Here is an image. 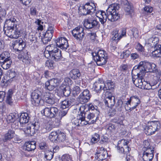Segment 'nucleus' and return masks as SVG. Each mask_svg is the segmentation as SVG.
<instances>
[{"label":"nucleus","mask_w":161,"mask_h":161,"mask_svg":"<svg viewBox=\"0 0 161 161\" xmlns=\"http://www.w3.org/2000/svg\"><path fill=\"white\" fill-rule=\"evenodd\" d=\"M80 112L79 118L75 119L72 124L77 126H82L87 124L95 123L99 114V111H96V113L89 112L85 106H80L79 108Z\"/></svg>","instance_id":"nucleus-1"},{"label":"nucleus","mask_w":161,"mask_h":161,"mask_svg":"<svg viewBox=\"0 0 161 161\" xmlns=\"http://www.w3.org/2000/svg\"><path fill=\"white\" fill-rule=\"evenodd\" d=\"M120 5L117 3H114L110 5L107 10L106 13L103 11H98L95 13L97 17L99 19L100 22L102 24L104 25L107 19L114 22L118 20L120 17L117 11L119 9Z\"/></svg>","instance_id":"nucleus-2"},{"label":"nucleus","mask_w":161,"mask_h":161,"mask_svg":"<svg viewBox=\"0 0 161 161\" xmlns=\"http://www.w3.org/2000/svg\"><path fill=\"white\" fill-rule=\"evenodd\" d=\"M25 46V43L21 38H19L13 43V49L17 51H20L18 58L24 64H28L31 62V59L29 52L25 49L23 50Z\"/></svg>","instance_id":"nucleus-3"},{"label":"nucleus","mask_w":161,"mask_h":161,"mask_svg":"<svg viewBox=\"0 0 161 161\" xmlns=\"http://www.w3.org/2000/svg\"><path fill=\"white\" fill-rule=\"evenodd\" d=\"M57 45L52 44L47 46L44 53L45 57L48 59L57 61L62 58L61 52L57 47Z\"/></svg>","instance_id":"nucleus-4"},{"label":"nucleus","mask_w":161,"mask_h":161,"mask_svg":"<svg viewBox=\"0 0 161 161\" xmlns=\"http://www.w3.org/2000/svg\"><path fill=\"white\" fill-rule=\"evenodd\" d=\"M156 66L154 64L144 61L141 62L138 65L135 66L133 68V70L136 72L139 71V75L142 76L144 75L147 72L153 70Z\"/></svg>","instance_id":"nucleus-5"},{"label":"nucleus","mask_w":161,"mask_h":161,"mask_svg":"<svg viewBox=\"0 0 161 161\" xmlns=\"http://www.w3.org/2000/svg\"><path fill=\"white\" fill-rule=\"evenodd\" d=\"M75 101V98L72 97L63 101H60L61 108L63 109L59 113V116L60 119L67 114L69 108L74 105Z\"/></svg>","instance_id":"nucleus-6"},{"label":"nucleus","mask_w":161,"mask_h":161,"mask_svg":"<svg viewBox=\"0 0 161 161\" xmlns=\"http://www.w3.org/2000/svg\"><path fill=\"white\" fill-rule=\"evenodd\" d=\"M92 55L93 60L96 62L97 65H103L107 62L108 55L103 50H99L97 52H93L92 53Z\"/></svg>","instance_id":"nucleus-7"},{"label":"nucleus","mask_w":161,"mask_h":161,"mask_svg":"<svg viewBox=\"0 0 161 161\" xmlns=\"http://www.w3.org/2000/svg\"><path fill=\"white\" fill-rule=\"evenodd\" d=\"M49 138L51 141L55 143L64 142L66 140V135L58 130L52 132L49 134Z\"/></svg>","instance_id":"nucleus-8"},{"label":"nucleus","mask_w":161,"mask_h":161,"mask_svg":"<svg viewBox=\"0 0 161 161\" xmlns=\"http://www.w3.org/2000/svg\"><path fill=\"white\" fill-rule=\"evenodd\" d=\"M44 96L41 90H34L31 95L32 104L35 106H38L39 105H42L44 102Z\"/></svg>","instance_id":"nucleus-9"},{"label":"nucleus","mask_w":161,"mask_h":161,"mask_svg":"<svg viewBox=\"0 0 161 161\" xmlns=\"http://www.w3.org/2000/svg\"><path fill=\"white\" fill-rule=\"evenodd\" d=\"M79 10V13L83 15H91L95 13L96 10V8L94 3H86L84 6L83 5L80 7Z\"/></svg>","instance_id":"nucleus-10"},{"label":"nucleus","mask_w":161,"mask_h":161,"mask_svg":"<svg viewBox=\"0 0 161 161\" xmlns=\"http://www.w3.org/2000/svg\"><path fill=\"white\" fill-rule=\"evenodd\" d=\"M160 124L158 121L149 122L145 129V132L147 135H151L159 130Z\"/></svg>","instance_id":"nucleus-11"},{"label":"nucleus","mask_w":161,"mask_h":161,"mask_svg":"<svg viewBox=\"0 0 161 161\" xmlns=\"http://www.w3.org/2000/svg\"><path fill=\"white\" fill-rule=\"evenodd\" d=\"M18 22L14 18H11L6 19L4 22L3 29L6 34L9 32L13 31L17 27Z\"/></svg>","instance_id":"nucleus-12"},{"label":"nucleus","mask_w":161,"mask_h":161,"mask_svg":"<svg viewBox=\"0 0 161 161\" xmlns=\"http://www.w3.org/2000/svg\"><path fill=\"white\" fill-rule=\"evenodd\" d=\"M40 125L37 122H35L31 125H29L27 127L21 129L24 132L26 136H31L35 133V130H39Z\"/></svg>","instance_id":"nucleus-13"},{"label":"nucleus","mask_w":161,"mask_h":161,"mask_svg":"<svg viewBox=\"0 0 161 161\" xmlns=\"http://www.w3.org/2000/svg\"><path fill=\"white\" fill-rule=\"evenodd\" d=\"M58 109L56 107H46L41 111V113L45 116L50 118L55 117L58 112Z\"/></svg>","instance_id":"nucleus-14"},{"label":"nucleus","mask_w":161,"mask_h":161,"mask_svg":"<svg viewBox=\"0 0 161 161\" xmlns=\"http://www.w3.org/2000/svg\"><path fill=\"white\" fill-rule=\"evenodd\" d=\"M104 94L105 96L103 101L105 105L108 108H112L115 103L114 97L110 92H105Z\"/></svg>","instance_id":"nucleus-15"},{"label":"nucleus","mask_w":161,"mask_h":161,"mask_svg":"<svg viewBox=\"0 0 161 161\" xmlns=\"http://www.w3.org/2000/svg\"><path fill=\"white\" fill-rule=\"evenodd\" d=\"M93 88L94 91L97 93H100L102 90H103L105 94V91L107 90V88L104 82L102 79H100L94 83Z\"/></svg>","instance_id":"nucleus-16"},{"label":"nucleus","mask_w":161,"mask_h":161,"mask_svg":"<svg viewBox=\"0 0 161 161\" xmlns=\"http://www.w3.org/2000/svg\"><path fill=\"white\" fill-rule=\"evenodd\" d=\"M99 25V22L92 16L85 19L84 23V27L87 29L95 28Z\"/></svg>","instance_id":"nucleus-17"},{"label":"nucleus","mask_w":161,"mask_h":161,"mask_svg":"<svg viewBox=\"0 0 161 161\" xmlns=\"http://www.w3.org/2000/svg\"><path fill=\"white\" fill-rule=\"evenodd\" d=\"M72 33L75 38L79 41L82 40L85 35L84 29L81 27L75 28L73 30Z\"/></svg>","instance_id":"nucleus-18"},{"label":"nucleus","mask_w":161,"mask_h":161,"mask_svg":"<svg viewBox=\"0 0 161 161\" xmlns=\"http://www.w3.org/2000/svg\"><path fill=\"white\" fill-rule=\"evenodd\" d=\"M55 42L57 46L63 50H66L69 46L67 40L64 37H59Z\"/></svg>","instance_id":"nucleus-19"},{"label":"nucleus","mask_w":161,"mask_h":161,"mask_svg":"<svg viewBox=\"0 0 161 161\" xmlns=\"http://www.w3.org/2000/svg\"><path fill=\"white\" fill-rule=\"evenodd\" d=\"M154 147L147 149L143 151L142 159L143 161H152L154 157Z\"/></svg>","instance_id":"nucleus-20"},{"label":"nucleus","mask_w":161,"mask_h":161,"mask_svg":"<svg viewBox=\"0 0 161 161\" xmlns=\"http://www.w3.org/2000/svg\"><path fill=\"white\" fill-rule=\"evenodd\" d=\"M92 96L89 91L86 89L84 90L79 96V99L82 103L87 102Z\"/></svg>","instance_id":"nucleus-21"},{"label":"nucleus","mask_w":161,"mask_h":161,"mask_svg":"<svg viewBox=\"0 0 161 161\" xmlns=\"http://www.w3.org/2000/svg\"><path fill=\"white\" fill-rule=\"evenodd\" d=\"M107 152L103 147H100L95 154V158L98 161H102L106 158Z\"/></svg>","instance_id":"nucleus-22"},{"label":"nucleus","mask_w":161,"mask_h":161,"mask_svg":"<svg viewBox=\"0 0 161 161\" xmlns=\"http://www.w3.org/2000/svg\"><path fill=\"white\" fill-rule=\"evenodd\" d=\"M129 143V141L125 139H122L119 141L117 147V150L118 152L119 153L124 152L125 151V149L126 147H127L128 148H130L128 145Z\"/></svg>","instance_id":"nucleus-23"},{"label":"nucleus","mask_w":161,"mask_h":161,"mask_svg":"<svg viewBox=\"0 0 161 161\" xmlns=\"http://www.w3.org/2000/svg\"><path fill=\"white\" fill-rule=\"evenodd\" d=\"M129 143V141L125 139H122L119 141L117 147V150L118 152L119 153L124 152L125 151V149L126 147H127L128 148H130L128 145Z\"/></svg>","instance_id":"nucleus-24"},{"label":"nucleus","mask_w":161,"mask_h":161,"mask_svg":"<svg viewBox=\"0 0 161 161\" xmlns=\"http://www.w3.org/2000/svg\"><path fill=\"white\" fill-rule=\"evenodd\" d=\"M36 143L35 141L25 142L23 146L24 150L29 152L34 151L36 148Z\"/></svg>","instance_id":"nucleus-25"},{"label":"nucleus","mask_w":161,"mask_h":161,"mask_svg":"<svg viewBox=\"0 0 161 161\" xmlns=\"http://www.w3.org/2000/svg\"><path fill=\"white\" fill-rule=\"evenodd\" d=\"M136 72L137 73V78L136 79L132 78V81L136 86L141 88L142 87V82L143 81V77L144 75L142 76V75H139V71Z\"/></svg>","instance_id":"nucleus-26"},{"label":"nucleus","mask_w":161,"mask_h":161,"mask_svg":"<svg viewBox=\"0 0 161 161\" xmlns=\"http://www.w3.org/2000/svg\"><path fill=\"white\" fill-rule=\"evenodd\" d=\"M44 97L46 103L48 104H53L55 102V97L53 94L47 92L46 95H44Z\"/></svg>","instance_id":"nucleus-27"},{"label":"nucleus","mask_w":161,"mask_h":161,"mask_svg":"<svg viewBox=\"0 0 161 161\" xmlns=\"http://www.w3.org/2000/svg\"><path fill=\"white\" fill-rule=\"evenodd\" d=\"M18 117L19 118V121L20 124L28 123L30 119L29 114L26 113H21Z\"/></svg>","instance_id":"nucleus-28"},{"label":"nucleus","mask_w":161,"mask_h":161,"mask_svg":"<svg viewBox=\"0 0 161 161\" xmlns=\"http://www.w3.org/2000/svg\"><path fill=\"white\" fill-rule=\"evenodd\" d=\"M20 34V33L17 27L16 28V29H14L13 31L6 34L8 36L11 38H17L19 37Z\"/></svg>","instance_id":"nucleus-29"},{"label":"nucleus","mask_w":161,"mask_h":161,"mask_svg":"<svg viewBox=\"0 0 161 161\" xmlns=\"http://www.w3.org/2000/svg\"><path fill=\"white\" fill-rule=\"evenodd\" d=\"M122 4H123L124 5V9L127 14H130L133 12L132 7L131 5L127 0H123Z\"/></svg>","instance_id":"nucleus-30"},{"label":"nucleus","mask_w":161,"mask_h":161,"mask_svg":"<svg viewBox=\"0 0 161 161\" xmlns=\"http://www.w3.org/2000/svg\"><path fill=\"white\" fill-rule=\"evenodd\" d=\"M15 135L14 131L12 130H9L5 134L3 138V140L4 142L10 140L13 138Z\"/></svg>","instance_id":"nucleus-31"},{"label":"nucleus","mask_w":161,"mask_h":161,"mask_svg":"<svg viewBox=\"0 0 161 161\" xmlns=\"http://www.w3.org/2000/svg\"><path fill=\"white\" fill-rule=\"evenodd\" d=\"M69 75L71 77L74 79H76L81 76V74L79 70L75 69H72L69 73Z\"/></svg>","instance_id":"nucleus-32"},{"label":"nucleus","mask_w":161,"mask_h":161,"mask_svg":"<svg viewBox=\"0 0 161 161\" xmlns=\"http://www.w3.org/2000/svg\"><path fill=\"white\" fill-rule=\"evenodd\" d=\"M18 117V114L15 113H11L7 116L6 120L8 123L14 122Z\"/></svg>","instance_id":"nucleus-33"},{"label":"nucleus","mask_w":161,"mask_h":161,"mask_svg":"<svg viewBox=\"0 0 161 161\" xmlns=\"http://www.w3.org/2000/svg\"><path fill=\"white\" fill-rule=\"evenodd\" d=\"M159 39L158 37H155L149 38L148 40V44L152 47L156 48L159 44H158Z\"/></svg>","instance_id":"nucleus-34"},{"label":"nucleus","mask_w":161,"mask_h":161,"mask_svg":"<svg viewBox=\"0 0 161 161\" xmlns=\"http://www.w3.org/2000/svg\"><path fill=\"white\" fill-rule=\"evenodd\" d=\"M154 51L152 52V54L153 57L158 58L161 57V44L157 46Z\"/></svg>","instance_id":"nucleus-35"},{"label":"nucleus","mask_w":161,"mask_h":161,"mask_svg":"<svg viewBox=\"0 0 161 161\" xmlns=\"http://www.w3.org/2000/svg\"><path fill=\"white\" fill-rule=\"evenodd\" d=\"M125 150V151L124 152L121 153L123 154L124 155H126L125 159L126 161H132L133 157L130 155L129 152L130 150V148H128L127 147H126Z\"/></svg>","instance_id":"nucleus-36"},{"label":"nucleus","mask_w":161,"mask_h":161,"mask_svg":"<svg viewBox=\"0 0 161 161\" xmlns=\"http://www.w3.org/2000/svg\"><path fill=\"white\" fill-rule=\"evenodd\" d=\"M112 33L113 36L112 39L113 41L115 42V43H117L118 41L121 39L120 37H119V31L118 30L116 29L113 31Z\"/></svg>","instance_id":"nucleus-37"},{"label":"nucleus","mask_w":161,"mask_h":161,"mask_svg":"<svg viewBox=\"0 0 161 161\" xmlns=\"http://www.w3.org/2000/svg\"><path fill=\"white\" fill-rule=\"evenodd\" d=\"M130 101H131V104H136L138 105L141 101L139 97L137 96H132L130 97Z\"/></svg>","instance_id":"nucleus-38"},{"label":"nucleus","mask_w":161,"mask_h":161,"mask_svg":"<svg viewBox=\"0 0 161 161\" xmlns=\"http://www.w3.org/2000/svg\"><path fill=\"white\" fill-rule=\"evenodd\" d=\"M12 61L11 59L6 60L1 63V66L3 69H7L10 67Z\"/></svg>","instance_id":"nucleus-39"},{"label":"nucleus","mask_w":161,"mask_h":161,"mask_svg":"<svg viewBox=\"0 0 161 161\" xmlns=\"http://www.w3.org/2000/svg\"><path fill=\"white\" fill-rule=\"evenodd\" d=\"M52 128V126L49 123L45 124L43 128H42V131L43 133H46L50 131Z\"/></svg>","instance_id":"nucleus-40"},{"label":"nucleus","mask_w":161,"mask_h":161,"mask_svg":"<svg viewBox=\"0 0 161 161\" xmlns=\"http://www.w3.org/2000/svg\"><path fill=\"white\" fill-rule=\"evenodd\" d=\"M45 152V157L47 160H51L53 157V152L52 151L49 150H47Z\"/></svg>","instance_id":"nucleus-41"},{"label":"nucleus","mask_w":161,"mask_h":161,"mask_svg":"<svg viewBox=\"0 0 161 161\" xmlns=\"http://www.w3.org/2000/svg\"><path fill=\"white\" fill-rule=\"evenodd\" d=\"M55 86V85L51 84L49 81H46L45 84V88L50 91L53 90Z\"/></svg>","instance_id":"nucleus-42"},{"label":"nucleus","mask_w":161,"mask_h":161,"mask_svg":"<svg viewBox=\"0 0 161 161\" xmlns=\"http://www.w3.org/2000/svg\"><path fill=\"white\" fill-rule=\"evenodd\" d=\"M143 147L142 148L143 151L146 150L147 149H150L152 147H154L153 146H152L150 144L149 142L147 140H145L143 142Z\"/></svg>","instance_id":"nucleus-43"},{"label":"nucleus","mask_w":161,"mask_h":161,"mask_svg":"<svg viewBox=\"0 0 161 161\" xmlns=\"http://www.w3.org/2000/svg\"><path fill=\"white\" fill-rule=\"evenodd\" d=\"M61 89L63 92V95L65 97L68 96L70 94L71 91L68 87L65 86V87H61Z\"/></svg>","instance_id":"nucleus-44"},{"label":"nucleus","mask_w":161,"mask_h":161,"mask_svg":"<svg viewBox=\"0 0 161 161\" xmlns=\"http://www.w3.org/2000/svg\"><path fill=\"white\" fill-rule=\"evenodd\" d=\"M100 136L97 133H95L92 136L91 139V142L93 143H96L98 142L100 140Z\"/></svg>","instance_id":"nucleus-45"},{"label":"nucleus","mask_w":161,"mask_h":161,"mask_svg":"<svg viewBox=\"0 0 161 161\" xmlns=\"http://www.w3.org/2000/svg\"><path fill=\"white\" fill-rule=\"evenodd\" d=\"M62 161H73L72 156L69 154H65L61 157Z\"/></svg>","instance_id":"nucleus-46"},{"label":"nucleus","mask_w":161,"mask_h":161,"mask_svg":"<svg viewBox=\"0 0 161 161\" xmlns=\"http://www.w3.org/2000/svg\"><path fill=\"white\" fill-rule=\"evenodd\" d=\"M123 107V102L121 100H119L116 104V110L118 111H121Z\"/></svg>","instance_id":"nucleus-47"},{"label":"nucleus","mask_w":161,"mask_h":161,"mask_svg":"<svg viewBox=\"0 0 161 161\" xmlns=\"http://www.w3.org/2000/svg\"><path fill=\"white\" fill-rule=\"evenodd\" d=\"M152 86L150 83L145 81L144 80L142 82V87L140 88L144 89L149 90L151 88Z\"/></svg>","instance_id":"nucleus-48"},{"label":"nucleus","mask_w":161,"mask_h":161,"mask_svg":"<svg viewBox=\"0 0 161 161\" xmlns=\"http://www.w3.org/2000/svg\"><path fill=\"white\" fill-rule=\"evenodd\" d=\"M130 54V52L129 50H126L123 52L120 55V58H128Z\"/></svg>","instance_id":"nucleus-49"},{"label":"nucleus","mask_w":161,"mask_h":161,"mask_svg":"<svg viewBox=\"0 0 161 161\" xmlns=\"http://www.w3.org/2000/svg\"><path fill=\"white\" fill-rule=\"evenodd\" d=\"M81 90L79 86H74L73 89L72 93L73 95L75 96L79 94Z\"/></svg>","instance_id":"nucleus-50"},{"label":"nucleus","mask_w":161,"mask_h":161,"mask_svg":"<svg viewBox=\"0 0 161 161\" xmlns=\"http://www.w3.org/2000/svg\"><path fill=\"white\" fill-rule=\"evenodd\" d=\"M16 75L14 69H11L9 70L8 76L10 80L12 79V80H15Z\"/></svg>","instance_id":"nucleus-51"},{"label":"nucleus","mask_w":161,"mask_h":161,"mask_svg":"<svg viewBox=\"0 0 161 161\" xmlns=\"http://www.w3.org/2000/svg\"><path fill=\"white\" fill-rule=\"evenodd\" d=\"M107 85L108 86L107 90L105 91V92L107 91L109 92V90L113 89L114 87V84L111 80H108L107 81Z\"/></svg>","instance_id":"nucleus-52"},{"label":"nucleus","mask_w":161,"mask_h":161,"mask_svg":"<svg viewBox=\"0 0 161 161\" xmlns=\"http://www.w3.org/2000/svg\"><path fill=\"white\" fill-rule=\"evenodd\" d=\"M108 129L110 131L115 130L119 128V127H118L117 125H115L112 123L109 124L108 125Z\"/></svg>","instance_id":"nucleus-53"},{"label":"nucleus","mask_w":161,"mask_h":161,"mask_svg":"<svg viewBox=\"0 0 161 161\" xmlns=\"http://www.w3.org/2000/svg\"><path fill=\"white\" fill-rule=\"evenodd\" d=\"M40 148L42 150L45 152L47 150L48 145L45 142H42L39 144V146Z\"/></svg>","instance_id":"nucleus-54"},{"label":"nucleus","mask_w":161,"mask_h":161,"mask_svg":"<svg viewBox=\"0 0 161 161\" xmlns=\"http://www.w3.org/2000/svg\"><path fill=\"white\" fill-rule=\"evenodd\" d=\"M97 106L92 103H90L89 105L88 109L89 110V111L91 110L92 111H93V112L94 113H96V111H98L97 109Z\"/></svg>","instance_id":"nucleus-55"},{"label":"nucleus","mask_w":161,"mask_h":161,"mask_svg":"<svg viewBox=\"0 0 161 161\" xmlns=\"http://www.w3.org/2000/svg\"><path fill=\"white\" fill-rule=\"evenodd\" d=\"M131 31L134 37L136 38L138 37L139 36V31L136 28H133L131 29Z\"/></svg>","instance_id":"nucleus-56"},{"label":"nucleus","mask_w":161,"mask_h":161,"mask_svg":"<svg viewBox=\"0 0 161 161\" xmlns=\"http://www.w3.org/2000/svg\"><path fill=\"white\" fill-rule=\"evenodd\" d=\"M108 139L106 136H103L101 137L99 143L102 144H105L108 143Z\"/></svg>","instance_id":"nucleus-57"},{"label":"nucleus","mask_w":161,"mask_h":161,"mask_svg":"<svg viewBox=\"0 0 161 161\" xmlns=\"http://www.w3.org/2000/svg\"><path fill=\"white\" fill-rule=\"evenodd\" d=\"M50 83L55 85V86L57 85V84L61 82V79H58V78H54L51 79L49 80Z\"/></svg>","instance_id":"nucleus-58"},{"label":"nucleus","mask_w":161,"mask_h":161,"mask_svg":"<svg viewBox=\"0 0 161 161\" xmlns=\"http://www.w3.org/2000/svg\"><path fill=\"white\" fill-rule=\"evenodd\" d=\"M111 121L113 123H115V125H117L118 127L120 126L122 122L119 120L118 118H114L111 119Z\"/></svg>","instance_id":"nucleus-59"},{"label":"nucleus","mask_w":161,"mask_h":161,"mask_svg":"<svg viewBox=\"0 0 161 161\" xmlns=\"http://www.w3.org/2000/svg\"><path fill=\"white\" fill-rule=\"evenodd\" d=\"M1 54L3 56L4 58L5 59V60L11 59L9 53L8 52L5 51L2 53Z\"/></svg>","instance_id":"nucleus-60"},{"label":"nucleus","mask_w":161,"mask_h":161,"mask_svg":"<svg viewBox=\"0 0 161 161\" xmlns=\"http://www.w3.org/2000/svg\"><path fill=\"white\" fill-rule=\"evenodd\" d=\"M126 29L125 28H123L121 29L120 31V34H119V37L121 39L123 37H125L126 36Z\"/></svg>","instance_id":"nucleus-61"},{"label":"nucleus","mask_w":161,"mask_h":161,"mask_svg":"<svg viewBox=\"0 0 161 161\" xmlns=\"http://www.w3.org/2000/svg\"><path fill=\"white\" fill-rule=\"evenodd\" d=\"M136 49L138 51L141 52H143L145 50L144 47L139 43L136 46Z\"/></svg>","instance_id":"nucleus-62"},{"label":"nucleus","mask_w":161,"mask_h":161,"mask_svg":"<svg viewBox=\"0 0 161 161\" xmlns=\"http://www.w3.org/2000/svg\"><path fill=\"white\" fill-rule=\"evenodd\" d=\"M42 41L44 44H46L48 42L50 41L52 38H49V37H44V36H42Z\"/></svg>","instance_id":"nucleus-63"},{"label":"nucleus","mask_w":161,"mask_h":161,"mask_svg":"<svg viewBox=\"0 0 161 161\" xmlns=\"http://www.w3.org/2000/svg\"><path fill=\"white\" fill-rule=\"evenodd\" d=\"M144 10L145 13H150L153 11V9L150 6H146L144 8Z\"/></svg>","instance_id":"nucleus-64"}]
</instances>
